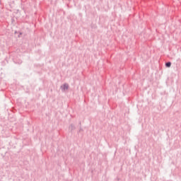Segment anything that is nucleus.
<instances>
[{
    "mask_svg": "<svg viewBox=\"0 0 181 181\" xmlns=\"http://www.w3.org/2000/svg\"><path fill=\"white\" fill-rule=\"evenodd\" d=\"M171 64H172L170 62H168L165 64V66H166V67H170Z\"/></svg>",
    "mask_w": 181,
    "mask_h": 181,
    "instance_id": "f03ea898",
    "label": "nucleus"
},
{
    "mask_svg": "<svg viewBox=\"0 0 181 181\" xmlns=\"http://www.w3.org/2000/svg\"><path fill=\"white\" fill-rule=\"evenodd\" d=\"M63 88H64V90H67L69 88V85H67V84L64 85Z\"/></svg>",
    "mask_w": 181,
    "mask_h": 181,
    "instance_id": "f257e3e1",
    "label": "nucleus"
}]
</instances>
